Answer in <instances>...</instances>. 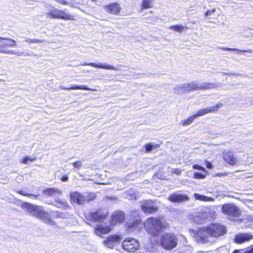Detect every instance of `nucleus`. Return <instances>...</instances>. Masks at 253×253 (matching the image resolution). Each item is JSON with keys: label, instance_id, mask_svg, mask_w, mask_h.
Here are the masks:
<instances>
[{"label": "nucleus", "instance_id": "dca6fc26", "mask_svg": "<svg viewBox=\"0 0 253 253\" xmlns=\"http://www.w3.org/2000/svg\"><path fill=\"white\" fill-rule=\"evenodd\" d=\"M82 65H88L97 68L104 69L106 70H113L115 71H118V69L113 65H110L106 63H99L96 64L92 62H84L82 64Z\"/></svg>", "mask_w": 253, "mask_h": 253}, {"label": "nucleus", "instance_id": "a18cd8bd", "mask_svg": "<svg viewBox=\"0 0 253 253\" xmlns=\"http://www.w3.org/2000/svg\"><path fill=\"white\" fill-rule=\"evenodd\" d=\"M12 53H11V54L16 55L17 56H23V55L25 56V52H19V51H17L15 50H12Z\"/></svg>", "mask_w": 253, "mask_h": 253}, {"label": "nucleus", "instance_id": "9d476101", "mask_svg": "<svg viewBox=\"0 0 253 253\" xmlns=\"http://www.w3.org/2000/svg\"><path fill=\"white\" fill-rule=\"evenodd\" d=\"M161 244L164 248L167 250H170L177 246V239L173 235L166 234L163 235Z\"/></svg>", "mask_w": 253, "mask_h": 253}, {"label": "nucleus", "instance_id": "e433bc0d", "mask_svg": "<svg viewBox=\"0 0 253 253\" xmlns=\"http://www.w3.org/2000/svg\"><path fill=\"white\" fill-rule=\"evenodd\" d=\"M16 192L18 194H20L21 195H23V196H24L33 197L34 198H36L38 196H39V194H38V195H34V194H28V193H26L25 192H24L22 190H17Z\"/></svg>", "mask_w": 253, "mask_h": 253}, {"label": "nucleus", "instance_id": "aec40b11", "mask_svg": "<svg viewBox=\"0 0 253 253\" xmlns=\"http://www.w3.org/2000/svg\"><path fill=\"white\" fill-rule=\"evenodd\" d=\"M252 239H253V235L250 233H241L235 236V242L236 243L241 244Z\"/></svg>", "mask_w": 253, "mask_h": 253}, {"label": "nucleus", "instance_id": "4c0bfd02", "mask_svg": "<svg viewBox=\"0 0 253 253\" xmlns=\"http://www.w3.org/2000/svg\"><path fill=\"white\" fill-rule=\"evenodd\" d=\"M247 220L248 222H247L246 226L253 228V215H248Z\"/></svg>", "mask_w": 253, "mask_h": 253}, {"label": "nucleus", "instance_id": "bb28decb", "mask_svg": "<svg viewBox=\"0 0 253 253\" xmlns=\"http://www.w3.org/2000/svg\"><path fill=\"white\" fill-rule=\"evenodd\" d=\"M186 84H182L176 85L174 88V92L175 93L181 94L187 91Z\"/></svg>", "mask_w": 253, "mask_h": 253}, {"label": "nucleus", "instance_id": "79ce46f5", "mask_svg": "<svg viewBox=\"0 0 253 253\" xmlns=\"http://www.w3.org/2000/svg\"><path fill=\"white\" fill-rule=\"evenodd\" d=\"M169 172L171 173H174L177 175H180L182 170L179 169H171Z\"/></svg>", "mask_w": 253, "mask_h": 253}, {"label": "nucleus", "instance_id": "cd10ccee", "mask_svg": "<svg viewBox=\"0 0 253 253\" xmlns=\"http://www.w3.org/2000/svg\"><path fill=\"white\" fill-rule=\"evenodd\" d=\"M187 91H192L197 90V82L196 81H192L189 83H186Z\"/></svg>", "mask_w": 253, "mask_h": 253}, {"label": "nucleus", "instance_id": "c85d7f7f", "mask_svg": "<svg viewBox=\"0 0 253 253\" xmlns=\"http://www.w3.org/2000/svg\"><path fill=\"white\" fill-rule=\"evenodd\" d=\"M141 220L140 218H137L133 221H130L127 223L128 230H131L135 228H137L138 226L140 224Z\"/></svg>", "mask_w": 253, "mask_h": 253}, {"label": "nucleus", "instance_id": "bf43d9fd", "mask_svg": "<svg viewBox=\"0 0 253 253\" xmlns=\"http://www.w3.org/2000/svg\"><path fill=\"white\" fill-rule=\"evenodd\" d=\"M7 182V179H5V182Z\"/></svg>", "mask_w": 253, "mask_h": 253}, {"label": "nucleus", "instance_id": "052dcab7", "mask_svg": "<svg viewBox=\"0 0 253 253\" xmlns=\"http://www.w3.org/2000/svg\"><path fill=\"white\" fill-rule=\"evenodd\" d=\"M92 0V1H95L96 0Z\"/></svg>", "mask_w": 253, "mask_h": 253}, {"label": "nucleus", "instance_id": "f3484780", "mask_svg": "<svg viewBox=\"0 0 253 253\" xmlns=\"http://www.w3.org/2000/svg\"><path fill=\"white\" fill-rule=\"evenodd\" d=\"M168 200L171 202H182L189 200V198L186 195L173 193L169 195Z\"/></svg>", "mask_w": 253, "mask_h": 253}, {"label": "nucleus", "instance_id": "4be33fe9", "mask_svg": "<svg viewBox=\"0 0 253 253\" xmlns=\"http://www.w3.org/2000/svg\"><path fill=\"white\" fill-rule=\"evenodd\" d=\"M42 193L43 195L48 197H56L58 195H61L62 194V191L57 188H46L43 190Z\"/></svg>", "mask_w": 253, "mask_h": 253}, {"label": "nucleus", "instance_id": "72a5a7b5", "mask_svg": "<svg viewBox=\"0 0 253 253\" xmlns=\"http://www.w3.org/2000/svg\"><path fill=\"white\" fill-rule=\"evenodd\" d=\"M159 144H154L152 143H149L145 145V148L146 151L147 152H151L154 148L159 147Z\"/></svg>", "mask_w": 253, "mask_h": 253}, {"label": "nucleus", "instance_id": "f704fd0d", "mask_svg": "<svg viewBox=\"0 0 253 253\" xmlns=\"http://www.w3.org/2000/svg\"><path fill=\"white\" fill-rule=\"evenodd\" d=\"M0 40H6L9 42H8L7 46L15 47L16 46V42L13 39L8 38L1 37Z\"/></svg>", "mask_w": 253, "mask_h": 253}, {"label": "nucleus", "instance_id": "49530a36", "mask_svg": "<svg viewBox=\"0 0 253 253\" xmlns=\"http://www.w3.org/2000/svg\"><path fill=\"white\" fill-rule=\"evenodd\" d=\"M215 11V8H213L212 9L207 10L205 15V16L208 17L211 15L212 13H213Z\"/></svg>", "mask_w": 253, "mask_h": 253}, {"label": "nucleus", "instance_id": "20e7f679", "mask_svg": "<svg viewBox=\"0 0 253 253\" xmlns=\"http://www.w3.org/2000/svg\"><path fill=\"white\" fill-rule=\"evenodd\" d=\"M222 106V103H218L216 105L207 107L205 109H200L194 115L189 117L188 119L182 121L181 124L183 126H188L190 125L193 121L197 118L202 116L207 113L217 111L219 108Z\"/></svg>", "mask_w": 253, "mask_h": 253}, {"label": "nucleus", "instance_id": "39448f33", "mask_svg": "<svg viewBox=\"0 0 253 253\" xmlns=\"http://www.w3.org/2000/svg\"><path fill=\"white\" fill-rule=\"evenodd\" d=\"M221 211L232 220H235L241 215V210L235 205L232 203L224 204L221 207Z\"/></svg>", "mask_w": 253, "mask_h": 253}, {"label": "nucleus", "instance_id": "ddd939ff", "mask_svg": "<svg viewBox=\"0 0 253 253\" xmlns=\"http://www.w3.org/2000/svg\"><path fill=\"white\" fill-rule=\"evenodd\" d=\"M222 157L225 162L231 166L235 165L238 161L234 156V152L230 150H224L222 153Z\"/></svg>", "mask_w": 253, "mask_h": 253}, {"label": "nucleus", "instance_id": "5fc2aeb1", "mask_svg": "<svg viewBox=\"0 0 253 253\" xmlns=\"http://www.w3.org/2000/svg\"><path fill=\"white\" fill-rule=\"evenodd\" d=\"M37 55L34 54V53H30L28 52H25V56H36Z\"/></svg>", "mask_w": 253, "mask_h": 253}, {"label": "nucleus", "instance_id": "de8ad7c7", "mask_svg": "<svg viewBox=\"0 0 253 253\" xmlns=\"http://www.w3.org/2000/svg\"><path fill=\"white\" fill-rule=\"evenodd\" d=\"M243 253H253V245L246 249Z\"/></svg>", "mask_w": 253, "mask_h": 253}, {"label": "nucleus", "instance_id": "f03ea898", "mask_svg": "<svg viewBox=\"0 0 253 253\" xmlns=\"http://www.w3.org/2000/svg\"><path fill=\"white\" fill-rule=\"evenodd\" d=\"M144 227L148 233L155 236L162 232L164 227V223L161 218L151 217L146 220Z\"/></svg>", "mask_w": 253, "mask_h": 253}, {"label": "nucleus", "instance_id": "37998d69", "mask_svg": "<svg viewBox=\"0 0 253 253\" xmlns=\"http://www.w3.org/2000/svg\"><path fill=\"white\" fill-rule=\"evenodd\" d=\"M36 160V158H31L29 157H25L23 160V163L24 164H27L28 162H33Z\"/></svg>", "mask_w": 253, "mask_h": 253}, {"label": "nucleus", "instance_id": "393cba45", "mask_svg": "<svg viewBox=\"0 0 253 253\" xmlns=\"http://www.w3.org/2000/svg\"><path fill=\"white\" fill-rule=\"evenodd\" d=\"M55 202L56 204H53V205L58 208L67 209L69 208V206L65 200H62L59 198H55Z\"/></svg>", "mask_w": 253, "mask_h": 253}, {"label": "nucleus", "instance_id": "4468645a", "mask_svg": "<svg viewBox=\"0 0 253 253\" xmlns=\"http://www.w3.org/2000/svg\"><path fill=\"white\" fill-rule=\"evenodd\" d=\"M106 213L101 210L93 211L88 214V217L91 221L94 222H102L106 217Z\"/></svg>", "mask_w": 253, "mask_h": 253}, {"label": "nucleus", "instance_id": "2f4dec72", "mask_svg": "<svg viewBox=\"0 0 253 253\" xmlns=\"http://www.w3.org/2000/svg\"><path fill=\"white\" fill-rule=\"evenodd\" d=\"M154 0H143L141 9H148L152 7Z\"/></svg>", "mask_w": 253, "mask_h": 253}, {"label": "nucleus", "instance_id": "a19ab883", "mask_svg": "<svg viewBox=\"0 0 253 253\" xmlns=\"http://www.w3.org/2000/svg\"><path fill=\"white\" fill-rule=\"evenodd\" d=\"M193 168L195 169L201 170L204 172H206L207 170L204 167H203L200 165L194 164L193 165Z\"/></svg>", "mask_w": 253, "mask_h": 253}, {"label": "nucleus", "instance_id": "c03bdc74", "mask_svg": "<svg viewBox=\"0 0 253 253\" xmlns=\"http://www.w3.org/2000/svg\"><path fill=\"white\" fill-rule=\"evenodd\" d=\"M73 165L75 168L80 169L82 165V162L81 161H76L73 163Z\"/></svg>", "mask_w": 253, "mask_h": 253}, {"label": "nucleus", "instance_id": "6e6d98bb", "mask_svg": "<svg viewBox=\"0 0 253 253\" xmlns=\"http://www.w3.org/2000/svg\"><path fill=\"white\" fill-rule=\"evenodd\" d=\"M1 44L4 45V48H6L7 46L8 43H3Z\"/></svg>", "mask_w": 253, "mask_h": 253}, {"label": "nucleus", "instance_id": "6ab92c4d", "mask_svg": "<svg viewBox=\"0 0 253 253\" xmlns=\"http://www.w3.org/2000/svg\"><path fill=\"white\" fill-rule=\"evenodd\" d=\"M125 218L124 212L121 211L115 212L112 215L111 223L113 225L123 222Z\"/></svg>", "mask_w": 253, "mask_h": 253}, {"label": "nucleus", "instance_id": "0eeeda50", "mask_svg": "<svg viewBox=\"0 0 253 253\" xmlns=\"http://www.w3.org/2000/svg\"><path fill=\"white\" fill-rule=\"evenodd\" d=\"M194 238L195 241L200 244H205L207 243H211V237L209 235L207 227L204 228L199 229L195 234Z\"/></svg>", "mask_w": 253, "mask_h": 253}, {"label": "nucleus", "instance_id": "a878e982", "mask_svg": "<svg viewBox=\"0 0 253 253\" xmlns=\"http://www.w3.org/2000/svg\"><path fill=\"white\" fill-rule=\"evenodd\" d=\"M194 196L196 200L201 201L213 202L215 201V199L212 197H207L198 193H195Z\"/></svg>", "mask_w": 253, "mask_h": 253}, {"label": "nucleus", "instance_id": "09e8293b", "mask_svg": "<svg viewBox=\"0 0 253 253\" xmlns=\"http://www.w3.org/2000/svg\"><path fill=\"white\" fill-rule=\"evenodd\" d=\"M57 2L60 3L61 4L63 5H67L68 4V2L66 1V0H54Z\"/></svg>", "mask_w": 253, "mask_h": 253}, {"label": "nucleus", "instance_id": "f257e3e1", "mask_svg": "<svg viewBox=\"0 0 253 253\" xmlns=\"http://www.w3.org/2000/svg\"><path fill=\"white\" fill-rule=\"evenodd\" d=\"M21 207L30 215L40 219L50 225L55 224V222L51 218L48 212L45 211L42 207L27 202H23L21 204Z\"/></svg>", "mask_w": 253, "mask_h": 253}, {"label": "nucleus", "instance_id": "c9c22d12", "mask_svg": "<svg viewBox=\"0 0 253 253\" xmlns=\"http://www.w3.org/2000/svg\"><path fill=\"white\" fill-rule=\"evenodd\" d=\"M25 42L28 43H43L45 42H46L44 40H39L37 39H30V38H27L25 40Z\"/></svg>", "mask_w": 253, "mask_h": 253}, {"label": "nucleus", "instance_id": "864d4df0", "mask_svg": "<svg viewBox=\"0 0 253 253\" xmlns=\"http://www.w3.org/2000/svg\"><path fill=\"white\" fill-rule=\"evenodd\" d=\"M228 75L229 76H241V75L239 73H229V74H228Z\"/></svg>", "mask_w": 253, "mask_h": 253}, {"label": "nucleus", "instance_id": "680f3d73", "mask_svg": "<svg viewBox=\"0 0 253 253\" xmlns=\"http://www.w3.org/2000/svg\"><path fill=\"white\" fill-rule=\"evenodd\" d=\"M0 39H1V37H0Z\"/></svg>", "mask_w": 253, "mask_h": 253}, {"label": "nucleus", "instance_id": "c756f323", "mask_svg": "<svg viewBox=\"0 0 253 253\" xmlns=\"http://www.w3.org/2000/svg\"><path fill=\"white\" fill-rule=\"evenodd\" d=\"M51 215L55 218H66L68 217V214L67 212H61L58 211H51Z\"/></svg>", "mask_w": 253, "mask_h": 253}, {"label": "nucleus", "instance_id": "b1692460", "mask_svg": "<svg viewBox=\"0 0 253 253\" xmlns=\"http://www.w3.org/2000/svg\"><path fill=\"white\" fill-rule=\"evenodd\" d=\"M59 87L61 89L64 90H76V89H82V90H91V91H95L96 90V89H92L89 88L85 85H74L70 87H66L64 86H63L62 85H60Z\"/></svg>", "mask_w": 253, "mask_h": 253}, {"label": "nucleus", "instance_id": "9b49d317", "mask_svg": "<svg viewBox=\"0 0 253 253\" xmlns=\"http://www.w3.org/2000/svg\"><path fill=\"white\" fill-rule=\"evenodd\" d=\"M125 250L129 252H134L140 247L139 242L134 238H126L122 243Z\"/></svg>", "mask_w": 253, "mask_h": 253}, {"label": "nucleus", "instance_id": "6e6552de", "mask_svg": "<svg viewBox=\"0 0 253 253\" xmlns=\"http://www.w3.org/2000/svg\"><path fill=\"white\" fill-rule=\"evenodd\" d=\"M46 17L50 18L62 19L63 20H72L74 19L73 16L67 13L64 10L53 8L46 13Z\"/></svg>", "mask_w": 253, "mask_h": 253}, {"label": "nucleus", "instance_id": "ea45409f", "mask_svg": "<svg viewBox=\"0 0 253 253\" xmlns=\"http://www.w3.org/2000/svg\"><path fill=\"white\" fill-rule=\"evenodd\" d=\"M206 177V175L200 172H195L194 174V178L203 179Z\"/></svg>", "mask_w": 253, "mask_h": 253}, {"label": "nucleus", "instance_id": "f8f14e48", "mask_svg": "<svg viewBox=\"0 0 253 253\" xmlns=\"http://www.w3.org/2000/svg\"><path fill=\"white\" fill-rule=\"evenodd\" d=\"M141 209L144 213L152 214L158 211V208L154 205L152 201L148 200L142 203Z\"/></svg>", "mask_w": 253, "mask_h": 253}, {"label": "nucleus", "instance_id": "13d9d810", "mask_svg": "<svg viewBox=\"0 0 253 253\" xmlns=\"http://www.w3.org/2000/svg\"><path fill=\"white\" fill-rule=\"evenodd\" d=\"M237 251H235L233 253H237Z\"/></svg>", "mask_w": 253, "mask_h": 253}, {"label": "nucleus", "instance_id": "412c9836", "mask_svg": "<svg viewBox=\"0 0 253 253\" xmlns=\"http://www.w3.org/2000/svg\"><path fill=\"white\" fill-rule=\"evenodd\" d=\"M113 228V226H104L98 225L95 228V233L98 236H101L102 234H105L110 232Z\"/></svg>", "mask_w": 253, "mask_h": 253}, {"label": "nucleus", "instance_id": "2eb2a0df", "mask_svg": "<svg viewBox=\"0 0 253 253\" xmlns=\"http://www.w3.org/2000/svg\"><path fill=\"white\" fill-rule=\"evenodd\" d=\"M197 90H205L213 88H217L221 86L220 83L202 82L198 83L197 82Z\"/></svg>", "mask_w": 253, "mask_h": 253}, {"label": "nucleus", "instance_id": "1a4fd4ad", "mask_svg": "<svg viewBox=\"0 0 253 253\" xmlns=\"http://www.w3.org/2000/svg\"><path fill=\"white\" fill-rule=\"evenodd\" d=\"M209 235L211 237H218L226 232V227L218 223H212L207 226Z\"/></svg>", "mask_w": 253, "mask_h": 253}, {"label": "nucleus", "instance_id": "423d86ee", "mask_svg": "<svg viewBox=\"0 0 253 253\" xmlns=\"http://www.w3.org/2000/svg\"><path fill=\"white\" fill-rule=\"evenodd\" d=\"M216 217L215 210L211 207L206 208L205 211L199 213V215L195 218L196 221L202 224L206 220L211 221L214 220Z\"/></svg>", "mask_w": 253, "mask_h": 253}, {"label": "nucleus", "instance_id": "8fccbe9b", "mask_svg": "<svg viewBox=\"0 0 253 253\" xmlns=\"http://www.w3.org/2000/svg\"><path fill=\"white\" fill-rule=\"evenodd\" d=\"M131 214L132 216H134V217L138 216L139 211H133L131 212Z\"/></svg>", "mask_w": 253, "mask_h": 253}, {"label": "nucleus", "instance_id": "603ef678", "mask_svg": "<svg viewBox=\"0 0 253 253\" xmlns=\"http://www.w3.org/2000/svg\"><path fill=\"white\" fill-rule=\"evenodd\" d=\"M206 167L208 169H211L212 166V164L210 162L207 161L206 162Z\"/></svg>", "mask_w": 253, "mask_h": 253}, {"label": "nucleus", "instance_id": "473e14b6", "mask_svg": "<svg viewBox=\"0 0 253 253\" xmlns=\"http://www.w3.org/2000/svg\"><path fill=\"white\" fill-rule=\"evenodd\" d=\"M187 29L188 28L187 27L183 26L181 25H173L169 27V29L173 30L175 31L180 33L184 31L185 30H187Z\"/></svg>", "mask_w": 253, "mask_h": 253}, {"label": "nucleus", "instance_id": "7c9ffc66", "mask_svg": "<svg viewBox=\"0 0 253 253\" xmlns=\"http://www.w3.org/2000/svg\"><path fill=\"white\" fill-rule=\"evenodd\" d=\"M220 49L225 51H235L238 52H248L250 53H252L253 52V50L251 49L248 50H241L237 48H232L225 47H220Z\"/></svg>", "mask_w": 253, "mask_h": 253}, {"label": "nucleus", "instance_id": "3c124183", "mask_svg": "<svg viewBox=\"0 0 253 253\" xmlns=\"http://www.w3.org/2000/svg\"><path fill=\"white\" fill-rule=\"evenodd\" d=\"M68 179L69 178L67 175H64L61 177V180L62 181L65 182L68 181Z\"/></svg>", "mask_w": 253, "mask_h": 253}, {"label": "nucleus", "instance_id": "7ed1b4c3", "mask_svg": "<svg viewBox=\"0 0 253 253\" xmlns=\"http://www.w3.org/2000/svg\"><path fill=\"white\" fill-rule=\"evenodd\" d=\"M70 198L72 203L82 205L93 200L95 198V195L93 193L82 194L77 191L71 192L70 194Z\"/></svg>", "mask_w": 253, "mask_h": 253}, {"label": "nucleus", "instance_id": "5701e85b", "mask_svg": "<svg viewBox=\"0 0 253 253\" xmlns=\"http://www.w3.org/2000/svg\"><path fill=\"white\" fill-rule=\"evenodd\" d=\"M105 9L110 14H117L120 12L121 7L117 3H114L106 6Z\"/></svg>", "mask_w": 253, "mask_h": 253}, {"label": "nucleus", "instance_id": "a211bd4d", "mask_svg": "<svg viewBox=\"0 0 253 253\" xmlns=\"http://www.w3.org/2000/svg\"><path fill=\"white\" fill-rule=\"evenodd\" d=\"M120 237L119 236L114 235L110 236L104 241L103 244L108 248L113 249L115 244L119 242Z\"/></svg>", "mask_w": 253, "mask_h": 253}, {"label": "nucleus", "instance_id": "58836bf2", "mask_svg": "<svg viewBox=\"0 0 253 253\" xmlns=\"http://www.w3.org/2000/svg\"><path fill=\"white\" fill-rule=\"evenodd\" d=\"M0 53L11 54L12 53V50H8L4 48V45L0 44Z\"/></svg>", "mask_w": 253, "mask_h": 253}, {"label": "nucleus", "instance_id": "4d7b16f0", "mask_svg": "<svg viewBox=\"0 0 253 253\" xmlns=\"http://www.w3.org/2000/svg\"><path fill=\"white\" fill-rule=\"evenodd\" d=\"M228 73H223V74H224V75H228Z\"/></svg>", "mask_w": 253, "mask_h": 253}]
</instances>
